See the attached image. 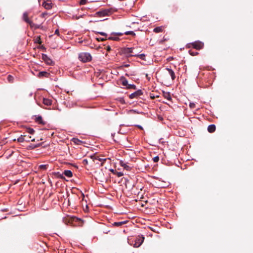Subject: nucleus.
<instances>
[{"label":"nucleus","instance_id":"1","mask_svg":"<svg viewBox=\"0 0 253 253\" xmlns=\"http://www.w3.org/2000/svg\"><path fill=\"white\" fill-rule=\"evenodd\" d=\"M116 8H109L99 10L96 14L99 16H106L111 15L113 12L117 11Z\"/></svg>","mask_w":253,"mask_h":253},{"label":"nucleus","instance_id":"2","mask_svg":"<svg viewBox=\"0 0 253 253\" xmlns=\"http://www.w3.org/2000/svg\"><path fill=\"white\" fill-rule=\"evenodd\" d=\"M79 59L82 62L85 63L90 61L92 59V57L89 53L82 52L79 54Z\"/></svg>","mask_w":253,"mask_h":253},{"label":"nucleus","instance_id":"3","mask_svg":"<svg viewBox=\"0 0 253 253\" xmlns=\"http://www.w3.org/2000/svg\"><path fill=\"white\" fill-rule=\"evenodd\" d=\"M135 49L134 47H125L122 49V52L126 57H131L133 56V54L137 53L134 51Z\"/></svg>","mask_w":253,"mask_h":253},{"label":"nucleus","instance_id":"4","mask_svg":"<svg viewBox=\"0 0 253 253\" xmlns=\"http://www.w3.org/2000/svg\"><path fill=\"white\" fill-rule=\"evenodd\" d=\"M42 58L47 65H52L53 64V61L46 54L42 53Z\"/></svg>","mask_w":253,"mask_h":253},{"label":"nucleus","instance_id":"5","mask_svg":"<svg viewBox=\"0 0 253 253\" xmlns=\"http://www.w3.org/2000/svg\"><path fill=\"white\" fill-rule=\"evenodd\" d=\"M143 94V91L141 89H138L134 92L131 93L129 97L130 99H133L135 98H137L139 96H141Z\"/></svg>","mask_w":253,"mask_h":253},{"label":"nucleus","instance_id":"6","mask_svg":"<svg viewBox=\"0 0 253 253\" xmlns=\"http://www.w3.org/2000/svg\"><path fill=\"white\" fill-rule=\"evenodd\" d=\"M28 16V13L27 12H25L23 14V20L27 23L29 24L31 27H32L33 25H34V24L32 22V21L29 20Z\"/></svg>","mask_w":253,"mask_h":253},{"label":"nucleus","instance_id":"7","mask_svg":"<svg viewBox=\"0 0 253 253\" xmlns=\"http://www.w3.org/2000/svg\"><path fill=\"white\" fill-rule=\"evenodd\" d=\"M144 237L142 235L141 237L137 238L135 241V244H134V247L135 248H138L141 246V245L144 242Z\"/></svg>","mask_w":253,"mask_h":253},{"label":"nucleus","instance_id":"8","mask_svg":"<svg viewBox=\"0 0 253 253\" xmlns=\"http://www.w3.org/2000/svg\"><path fill=\"white\" fill-rule=\"evenodd\" d=\"M192 45L194 48L196 49H200L203 47L204 44L203 43L200 42H195L192 43Z\"/></svg>","mask_w":253,"mask_h":253},{"label":"nucleus","instance_id":"9","mask_svg":"<svg viewBox=\"0 0 253 253\" xmlns=\"http://www.w3.org/2000/svg\"><path fill=\"white\" fill-rule=\"evenodd\" d=\"M166 70L168 71L169 74L172 80H174L175 79L174 72L169 67L166 68Z\"/></svg>","mask_w":253,"mask_h":253},{"label":"nucleus","instance_id":"10","mask_svg":"<svg viewBox=\"0 0 253 253\" xmlns=\"http://www.w3.org/2000/svg\"><path fill=\"white\" fill-rule=\"evenodd\" d=\"M35 121L37 123H38L39 124H41V125H45V122H44L42 119V117L41 116H40V115H38V116H35Z\"/></svg>","mask_w":253,"mask_h":253},{"label":"nucleus","instance_id":"11","mask_svg":"<svg viewBox=\"0 0 253 253\" xmlns=\"http://www.w3.org/2000/svg\"><path fill=\"white\" fill-rule=\"evenodd\" d=\"M120 165L127 170H130L131 169L130 166H128L126 163H125L122 160L120 161Z\"/></svg>","mask_w":253,"mask_h":253},{"label":"nucleus","instance_id":"12","mask_svg":"<svg viewBox=\"0 0 253 253\" xmlns=\"http://www.w3.org/2000/svg\"><path fill=\"white\" fill-rule=\"evenodd\" d=\"M49 74L46 71H41V72H39L37 76L39 78H42L43 77H47L48 76Z\"/></svg>","mask_w":253,"mask_h":253},{"label":"nucleus","instance_id":"13","mask_svg":"<svg viewBox=\"0 0 253 253\" xmlns=\"http://www.w3.org/2000/svg\"><path fill=\"white\" fill-rule=\"evenodd\" d=\"M25 137H26V135H21L20 137H19L17 138V141L18 142H20V143H22V142H23L24 141L29 142L30 140L29 139H26L25 138Z\"/></svg>","mask_w":253,"mask_h":253},{"label":"nucleus","instance_id":"14","mask_svg":"<svg viewBox=\"0 0 253 253\" xmlns=\"http://www.w3.org/2000/svg\"><path fill=\"white\" fill-rule=\"evenodd\" d=\"M215 126L213 124L210 125L208 127V130L210 133H212L215 130Z\"/></svg>","mask_w":253,"mask_h":253},{"label":"nucleus","instance_id":"15","mask_svg":"<svg viewBox=\"0 0 253 253\" xmlns=\"http://www.w3.org/2000/svg\"><path fill=\"white\" fill-rule=\"evenodd\" d=\"M132 55L134 56V57H138L141 60H145V54L144 53L139 54L138 53H135V54H133Z\"/></svg>","mask_w":253,"mask_h":253},{"label":"nucleus","instance_id":"16","mask_svg":"<svg viewBox=\"0 0 253 253\" xmlns=\"http://www.w3.org/2000/svg\"><path fill=\"white\" fill-rule=\"evenodd\" d=\"M43 103L45 105L50 106L52 104V100L48 98H44L43 99Z\"/></svg>","mask_w":253,"mask_h":253},{"label":"nucleus","instance_id":"17","mask_svg":"<svg viewBox=\"0 0 253 253\" xmlns=\"http://www.w3.org/2000/svg\"><path fill=\"white\" fill-rule=\"evenodd\" d=\"M63 174L69 178L73 176L72 172L70 170H65L63 172Z\"/></svg>","mask_w":253,"mask_h":253},{"label":"nucleus","instance_id":"18","mask_svg":"<svg viewBox=\"0 0 253 253\" xmlns=\"http://www.w3.org/2000/svg\"><path fill=\"white\" fill-rule=\"evenodd\" d=\"M108 40H113V41H118L119 40V38L117 36H115L113 34V33L111 34V35L108 37Z\"/></svg>","mask_w":253,"mask_h":253},{"label":"nucleus","instance_id":"19","mask_svg":"<svg viewBox=\"0 0 253 253\" xmlns=\"http://www.w3.org/2000/svg\"><path fill=\"white\" fill-rule=\"evenodd\" d=\"M126 222H127L126 221H121V222H115L112 224V225H113V226H122V225L126 223Z\"/></svg>","mask_w":253,"mask_h":253},{"label":"nucleus","instance_id":"20","mask_svg":"<svg viewBox=\"0 0 253 253\" xmlns=\"http://www.w3.org/2000/svg\"><path fill=\"white\" fill-rule=\"evenodd\" d=\"M121 81L123 85L126 86V87L127 86L128 84V82L127 80L125 77H122L121 79Z\"/></svg>","mask_w":253,"mask_h":253},{"label":"nucleus","instance_id":"21","mask_svg":"<svg viewBox=\"0 0 253 253\" xmlns=\"http://www.w3.org/2000/svg\"><path fill=\"white\" fill-rule=\"evenodd\" d=\"M42 5L44 7V8L46 9H50V8H51L52 7V6H51V3H47V2H43V3H42Z\"/></svg>","mask_w":253,"mask_h":253},{"label":"nucleus","instance_id":"22","mask_svg":"<svg viewBox=\"0 0 253 253\" xmlns=\"http://www.w3.org/2000/svg\"><path fill=\"white\" fill-rule=\"evenodd\" d=\"M72 140L77 145H80V144H81L82 143H83V141L79 140V139L78 138H73L72 139Z\"/></svg>","mask_w":253,"mask_h":253},{"label":"nucleus","instance_id":"23","mask_svg":"<svg viewBox=\"0 0 253 253\" xmlns=\"http://www.w3.org/2000/svg\"><path fill=\"white\" fill-rule=\"evenodd\" d=\"M26 131L27 133H28L30 134H33L35 131L33 128L29 127V128H27Z\"/></svg>","mask_w":253,"mask_h":253},{"label":"nucleus","instance_id":"24","mask_svg":"<svg viewBox=\"0 0 253 253\" xmlns=\"http://www.w3.org/2000/svg\"><path fill=\"white\" fill-rule=\"evenodd\" d=\"M7 80L9 83H13L14 82V77L11 75H9L7 76Z\"/></svg>","mask_w":253,"mask_h":253},{"label":"nucleus","instance_id":"25","mask_svg":"<svg viewBox=\"0 0 253 253\" xmlns=\"http://www.w3.org/2000/svg\"><path fill=\"white\" fill-rule=\"evenodd\" d=\"M124 34L126 35H131L132 36H134L135 35V33L132 31H126Z\"/></svg>","mask_w":253,"mask_h":253},{"label":"nucleus","instance_id":"26","mask_svg":"<svg viewBox=\"0 0 253 253\" xmlns=\"http://www.w3.org/2000/svg\"><path fill=\"white\" fill-rule=\"evenodd\" d=\"M136 85L134 84H128L127 86H126V88L127 89H136Z\"/></svg>","mask_w":253,"mask_h":253},{"label":"nucleus","instance_id":"27","mask_svg":"<svg viewBox=\"0 0 253 253\" xmlns=\"http://www.w3.org/2000/svg\"><path fill=\"white\" fill-rule=\"evenodd\" d=\"M165 98L168 100H170L171 99V97L169 92L166 93L165 94Z\"/></svg>","mask_w":253,"mask_h":253},{"label":"nucleus","instance_id":"28","mask_svg":"<svg viewBox=\"0 0 253 253\" xmlns=\"http://www.w3.org/2000/svg\"><path fill=\"white\" fill-rule=\"evenodd\" d=\"M47 167V165H41L39 166V168L41 169H42V170L46 169Z\"/></svg>","mask_w":253,"mask_h":253},{"label":"nucleus","instance_id":"29","mask_svg":"<svg viewBox=\"0 0 253 253\" xmlns=\"http://www.w3.org/2000/svg\"><path fill=\"white\" fill-rule=\"evenodd\" d=\"M35 43L41 44V38L40 36H38L37 37V38L35 39Z\"/></svg>","mask_w":253,"mask_h":253},{"label":"nucleus","instance_id":"30","mask_svg":"<svg viewBox=\"0 0 253 253\" xmlns=\"http://www.w3.org/2000/svg\"><path fill=\"white\" fill-rule=\"evenodd\" d=\"M97 33L102 36H105V38H108V35L106 33L103 32H98Z\"/></svg>","mask_w":253,"mask_h":253},{"label":"nucleus","instance_id":"31","mask_svg":"<svg viewBox=\"0 0 253 253\" xmlns=\"http://www.w3.org/2000/svg\"><path fill=\"white\" fill-rule=\"evenodd\" d=\"M154 31L156 33H159L161 31V28L160 27H156L154 28Z\"/></svg>","mask_w":253,"mask_h":253},{"label":"nucleus","instance_id":"32","mask_svg":"<svg viewBox=\"0 0 253 253\" xmlns=\"http://www.w3.org/2000/svg\"><path fill=\"white\" fill-rule=\"evenodd\" d=\"M108 38H96V40L98 41H104L107 39Z\"/></svg>","mask_w":253,"mask_h":253},{"label":"nucleus","instance_id":"33","mask_svg":"<svg viewBox=\"0 0 253 253\" xmlns=\"http://www.w3.org/2000/svg\"><path fill=\"white\" fill-rule=\"evenodd\" d=\"M113 34H114L115 36H117V37H118V36H122L123 35V33L121 32H113Z\"/></svg>","mask_w":253,"mask_h":253},{"label":"nucleus","instance_id":"34","mask_svg":"<svg viewBox=\"0 0 253 253\" xmlns=\"http://www.w3.org/2000/svg\"><path fill=\"white\" fill-rule=\"evenodd\" d=\"M153 160L154 162H155V163L158 162L159 161V157L158 156H156L153 158Z\"/></svg>","mask_w":253,"mask_h":253},{"label":"nucleus","instance_id":"35","mask_svg":"<svg viewBox=\"0 0 253 253\" xmlns=\"http://www.w3.org/2000/svg\"><path fill=\"white\" fill-rule=\"evenodd\" d=\"M86 0H81L80 2V4L81 5H84L85 4H86Z\"/></svg>","mask_w":253,"mask_h":253},{"label":"nucleus","instance_id":"36","mask_svg":"<svg viewBox=\"0 0 253 253\" xmlns=\"http://www.w3.org/2000/svg\"><path fill=\"white\" fill-rule=\"evenodd\" d=\"M189 107H190L191 108H192V109L194 108H195V104L194 103H193V102H192V103H191H191H190V104H189Z\"/></svg>","mask_w":253,"mask_h":253},{"label":"nucleus","instance_id":"37","mask_svg":"<svg viewBox=\"0 0 253 253\" xmlns=\"http://www.w3.org/2000/svg\"><path fill=\"white\" fill-rule=\"evenodd\" d=\"M124 175L123 173L122 172H117V175L118 177H121Z\"/></svg>","mask_w":253,"mask_h":253},{"label":"nucleus","instance_id":"38","mask_svg":"<svg viewBox=\"0 0 253 253\" xmlns=\"http://www.w3.org/2000/svg\"><path fill=\"white\" fill-rule=\"evenodd\" d=\"M189 52L190 54L192 55V56L195 55H196L198 53L197 52H192L191 50H189Z\"/></svg>","mask_w":253,"mask_h":253},{"label":"nucleus","instance_id":"39","mask_svg":"<svg viewBox=\"0 0 253 253\" xmlns=\"http://www.w3.org/2000/svg\"><path fill=\"white\" fill-rule=\"evenodd\" d=\"M40 144H37V145H32L31 146H30V147L32 148H36V147H39L40 146Z\"/></svg>","mask_w":253,"mask_h":253},{"label":"nucleus","instance_id":"40","mask_svg":"<svg viewBox=\"0 0 253 253\" xmlns=\"http://www.w3.org/2000/svg\"><path fill=\"white\" fill-rule=\"evenodd\" d=\"M35 27L36 29H39L41 27V25H36L34 24V25H33L32 27Z\"/></svg>","mask_w":253,"mask_h":253},{"label":"nucleus","instance_id":"41","mask_svg":"<svg viewBox=\"0 0 253 253\" xmlns=\"http://www.w3.org/2000/svg\"><path fill=\"white\" fill-rule=\"evenodd\" d=\"M96 159L98 160L100 162H104L106 160V159H102V158H95Z\"/></svg>","mask_w":253,"mask_h":253},{"label":"nucleus","instance_id":"42","mask_svg":"<svg viewBox=\"0 0 253 253\" xmlns=\"http://www.w3.org/2000/svg\"><path fill=\"white\" fill-rule=\"evenodd\" d=\"M83 163L84 165H87L88 164V161L86 159H84L83 161Z\"/></svg>","mask_w":253,"mask_h":253},{"label":"nucleus","instance_id":"43","mask_svg":"<svg viewBox=\"0 0 253 253\" xmlns=\"http://www.w3.org/2000/svg\"><path fill=\"white\" fill-rule=\"evenodd\" d=\"M106 50L107 51H110L111 50V47L109 45H108L107 47H106Z\"/></svg>","mask_w":253,"mask_h":253},{"label":"nucleus","instance_id":"44","mask_svg":"<svg viewBox=\"0 0 253 253\" xmlns=\"http://www.w3.org/2000/svg\"><path fill=\"white\" fill-rule=\"evenodd\" d=\"M123 66L125 67H128L129 66V64L124 63L123 64Z\"/></svg>","mask_w":253,"mask_h":253},{"label":"nucleus","instance_id":"45","mask_svg":"<svg viewBox=\"0 0 253 253\" xmlns=\"http://www.w3.org/2000/svg\"><path fill=\"white\" fill-rule=\"evenodd\" d=\"M55 34L56 35H59V30L58 29H56L55 31Z\"/></svg>","mask_w":253,"mask_h":253},{"label":"nucleus","instance_id":"46","mask_svg":"<svg viewBox=\"0 0 253 253\" xmlns=\"http://www.w3.org/2000/svg\"><path fill=\"white\" fill-rule=\"evenodd\" d=\"M136 126L138 127L139 128L141 129H143V127L141 126L140 125H136Z\"/></svg>","mask_w":253,"mask_h":253},{"label":"nucleus","instance_id":"47","mask_svg":"<svg viewBox=\"0 0 253 253\" xmlns=\"http://www.w3.org/2000/svg\"><path fill=\"white\" fill-rule=\"evenodd\" d=\"M61 178H64V176L61 175V174H60V176H59Z\"/></svg>","mask_w":253,"mask_h":253},{"label":"nucleus","instance_id":"48","mask_svg":"<svg viewBox=\"0 0 253 253\" xmlns=\"http://www.w3.org/2000/svg\"><path fill=\"white\" fill-rule=\"evenodd\" d=\"M110 171H112V172H114V170L113 169H110Z\"/></svg>","mask_w":253,"mask_h":253},{"label":"nucleus","instance_id":"49","mask_svg":"<svg viewBox=\"0 0 253 253\" xmlns=\"http://www.w3.org/2000/svg\"><path fill=\"white\" fill-rule=\"evenodd\" d=\"M115 133H112V136L113 137V136L115 135Z\"/></svg>","mask_w":253,"mask_h":253},{"label":"nucleus","instance_id":"50","mask_svg":"<svg viewBox=\"0 0 253 253\" xmlns=\"http://www.w3.org/2000/svg\"><path fill=\"white\" fill-rule=\"evenodd\" d=\"M32 141H35V138H33L31 140Z\"/></svg>","mask_w":253,"mask_h":253}]
</instances>
